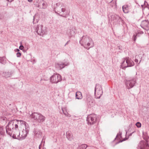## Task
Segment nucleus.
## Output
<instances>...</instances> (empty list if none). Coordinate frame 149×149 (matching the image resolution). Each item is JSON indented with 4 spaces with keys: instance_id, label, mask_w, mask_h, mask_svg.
I'll return each instance as SVG.
<instances>
[{
    "instance_id": "1",
    "label": "nucleus",
    "mask_w": 149,
    "mask_h": 149,
    "mask_svg": "<svg viewBox=\"0 0 149 149\" xmlns=\"http://www.w3.org/2000/svg\"><path fill=\"white\" fill-rule=\"evenodd\" d=\"M56 6L55 12L59 16L66 18L70 15V11L66 10L63 3L58 2Z\"/></svg>"
},
{
    "instance_id": "2",
    "label": "nucleus",
    "mask_w": 149,
    "mask_h": 149,
    "mask_svg": "<svg viewBox=\"0 0 149 149\" xmlns=\"http://www.w3.org/2000/svg\"><path fill=\"white\" fill-rule=\"evenodd\" d=\"M79 42L82 46L87 49L94 45L92 39L87 35L83 36L81 37Z\"/></svg>"
},
{
    "instance_id": "3",
    "label": "nucleus",
    "mask_w": 149,
    "mask_h": 149,
    "mask_svg": "<svg viewBox=\"0 0 149 149\" xmlns=\"http://www.w3.org/2000/svg\"><path fill=\"white\" fill-rule=\"evenodd\" d=\"M31 119L38 123H42L45 120V117L40 113L34 112L30 115Z\"/></svg>"
},
{
    "instance_id": "4",
    "label": "nucleus",
    "mask_w": 149,
    "mask_h": 149,
    "mask_svg": "<svg viewBox=\"0 0 149 149\" xmlns=\"http://www.w3.org/2000/svg\"><path fill=\"white\" fill-rule=\"evenodd\" d=\"M143 138L145 141H141L138 144L139 149H149V146L147 141L149 137L147 134H143Z\"/></svg>"
},
{
    "instance_id": "5",
    "label": "nucleus",
    "mask_w": 149,
    "mask_h": 149,
    "mask_svg": "<svg viewBox=\"0 0 149 149\" xmlns=\"http://www.w3.org/2000/svg\"><path fill=\"white\" fill-rule=\"evenodd\" d=\"M16 120H13L10 121L6 127V131L7 134L10 136L12 135V131L15 128V125L17 124Z\"/></svg>"
},
{
    "instance_id": "6",
    "label": "nucleus",
    "mask_w": 149,
    "mask_h": 149,
    "mask_svg": "<svg viewBox=\"0 0 149 149\" xmlns=\"http://www.w3.org/2000/svg\"><path fill=\"white\" fill-rule=\"evenodd\" d=\"M103 94L102 89L101 85L96 84L95 88V95L96 98L99 99Z\"/></svg>"
},
{
    "instance_id": "7",
    "label": "nucleus",
    "mask_w": 149,
    "mask_h": 149,
    "mask_svg": "<svg viewBox=\"0 0 149 149\" xmlns=\"http://www.w3.org/2000/svg\"><path fill=\"white\" fill-rule=\"evenodd\" d=\"M97 116L95 114H91L88 116L86 121L88 125H91L95 123L97 120Z\"/></svg>"
},
{
    "instance_id": "8",
    "label": "nucleus",
    "mask_w": 149,
    "mask_h": 149,
    "mask_svg": "<svg viewBox=\"0 0 149 149\" xmlns=\"http://www.w3.org/2000/svg\"><path fill=\"white\" fill-rule=\"evenodd\" d=\"M36 30L38 34L42 36L46 34L47 32V28L42 24L38 25Z\"/></svg>"
},
{
    "instance_id": "9",
    "label": "nucleus",
    "mask_w": 149,
    "mask_h": 149,
    "mask_svg": "<svg viewBox=\"0 0 149 149\" xmlns=\"http://www.w3.org/2000/svg\"><path fill=\"white\" fill-rule=\"evenodd\" d=\"M12 134H13L12 137L13 138L20 140L21 134L19 132L17 125H15V128L13 129V131H12Z\"/></svg>"
},
{
    "instance_id": "10",
    "label": "nucleus",
    "mask_w": 149,
    "mask_h": 149,
    "mask_svg": "<svg viewBox=\"0 0 149 149\" xmlns=\"http://www.w3.org/2000/svg\"><path fill=\"white\" fill-rule=\"evenodd\" d=\"M136 77H134L131 79L126 80L125 84L127 88L129 89L132 88L136 84Z\"/></svg>"
},
{
    "instance_id": "11",
    "label": "nucleus",
    "mask_w": 149,
    "mask_h": 149,
    "mask_svg": "<svg viewBox=\"0 0 149 149\" xmlns=\"http://www.w3.org/2000/svg\"><path fill=\"white\" fill-rule=\"evenodd\" d=\"M126 64L127 66H124V63H125V60H123L121 63V68L123 69H125L127 67H132L134 65V62L130 59L129 58H126Z\"/></svg>"
},
{
    "instance_id": "12",
    "label": "nucleus",
    "mask_w": 149,
    "mask_h": 149,
    "mask_svg": "<svg viewBox=\"0 0 149 149\" xmlns=\"http://www.w3.org/2000/svg\"><path fill=\"white\" fill-rule=\"evenodd\" d=\"M62 80L61 76L59 74H54L50 78V81L53 83H57Z\"/></svg>"
},
{
    "instance_id": "13",
    "label": "nucleus",
    "mask_w": 149,
    "mask_h": 149,
    "mask_svg": "<svg viewBox=\"0 0 149 149\" xmlns=\"http://www.w3.org/2000/svg\"><path fill=\"white\" fill-rule=\"evenodd\" d=\"M70 63L68 61L64 60L63 62H60L58 63H56L55 67L57 69L61 70L66 66L69 65Z\"/></svg>"
},
{
    "instance_id": "14",
    "label": "nucleus",
    "mask_w": 149,
    "mask_h": 149,
    "mask_svg": "<svg viewBox=\"0 0 149 149\" xmlns=\"http://www.w3.org/2000/svg\"><path fill=\"white\" fill-rule=\"evenodd\" d=\"M111 19L114 21V22L119 24H122L124 22L121 17L116 14H114L111 16Z\"/></svg>"
},
{
    "instance_id": "15",
    "label": "nucleus",
    "mask_w": 149,
    "mask_h": 149,
    "mask_svg": "<svg viewBox=\"0 0 149 149\" xmlns=\"http://www.w3.org/2000/svg\"><path fill=\"white\" fill-rule=\"evenodd\" d=\"M30 127L28 124L26 125L25 127V129H23L22 132V134L21 135L20 140L24 139L26 137L27 135L28 134Z\"/></svg>"
},
{
    "instance_id": "16",
    "label": "nucleus",
    "mask_w": 149,
    "mask_h": 149,
    "mask_svg": "<svg viewBox=\"0 0 149 149\" xmlns=\"http://www.w3.org/2000/svg\"><path fill=\"white\" fill-rule=\"evenodd\" d=\"M141 27L146 31L149 30V22L148 20H143L141 24Z\"/></svg>"
},
{
    "instance_id": "17",
    "label": "nucleus",
    "mask_w": 149,
    "mask_h": 149,
    "mask_svg": "<svg viewBox=\"0 0 149 149\" xmlns=\"http://www.w3.org/2000/svg\"><path fill=\"white\" fill-rule=\"evenodd\" d=\"M131 6L128 4L123 5L122 7L123 12L125 13H128L129 12V8H130Z\"/></svg>"
},
{
    "instance_id": "18",
    "label": "nucleus",
    "mask_w": 149,
    "mask_h": 149,
    "mask_svg": "<svg viewBox=\"0 0 149 149\" xmlns=\"http://www.w3.org/2000/svg\"><path fill=\"white\" fill-rule=\"evenodd\" d=\"M34 132L35 135L38 138H40L42 137V132L41 130L37 129H34Z\"/></svg>"
},
{
    "instance_id": "19",
    "label": "nucleus",
    "mask_w": 149,
    "mask_h": 149,
    "mask_svg": "<svg viewBox=\"0 0 149 149\" xmlns=\"http://www.w3.org/2000/svg\"><path fill=\"white\" fill-rule=\"evenodd\" d=\"M47 4L43 2V0H41L38 4V7L40 8H42L45 9L47 8Z\"/></svg>"
},
{
    "instance_id": "20",
    "label": "nucleus",
    "mask_w": 149,
    "mask_h": 149,
    "mask_svg": "<svg viewBox=\"0 0 149 149\" xmlns=\"http://www.w3.org/2000/svg\"><path fill=\"white\" fill-rule=\"evenodd\" d=\"M66 138L68 140L71 141L73 139V135L70 131L67 132L66 133Z\"/></svg>"
},
{
    "instance_id": "21",
    "label": "nucleus",
    "mask_w": 149,
    "mask_h": 149,
    "mask_svg": "<svg viewBox=\"0 0 149 149\" xmlns=\"http://www.w3.org/2000/svg\"><path fill=\"white\" fill-rule=\"evenodd\" d=\"M5 133V129L3 126H0V140L4 136Z\"/></svg>"
},
{
    "instance_id": "22",
    "label": "nucleus",
    "mask_w": 149,
    "mask_h": 149,
    "mask_svg": "<svg viewBox=\"0 0 149 149\" xmlns=\"http://www.w3.org/2000/svg\"><path fill=\"white\" fill-rule=\"evenodd\" d=\"M75 97L76 99L78 100L82 99L83 98V96L81 93L79 91L77 92L75 94Z\"/></svg>"
},
{
    "instance_id": "23",
    "label": "nucleus",
    "mask_w": 149,
    "mask_h": 149,
    "mask_svg": "<svg viewBox=\"0 0 149 149\" xmlns=\"http://www.w3.org/2000/svg\"><path fill=\"white\" fill-rule=\"evenodd\" d=\"M62 110L63 113L66 116L70 117L71 116L67 111L66 108L65 107H62Z\"/></svg>"
},
{
    "instance_id": "24",
    "label": "nucleus",
    "mask_w": 149,
    "mask_h": 149,
    "mask_svg": "<svg viewBox=\"0 0 149 149\" xmlns=\"http://www.w3.org/2000/svg\"><path fill=\"white\" fill-rule=\"evenodd\" d=\"M16 120L17 121V124H23V125H24V126L25 127L26 125V124H28L26 123L23 120Z\"/></svg>"
},
{
    "instance_id": "25",
    "label": "nucleus",
    "mask_w": 149,
    "mask_h": 149,
    "mask_svg": "<svg viewBox=\"0 0 149 149\" xmlns=\"http://www.w3.org/2000/svg\"><path fill=\"white\" fill-rule=\"evenodd\" d=\"M88 147L87 145L86 144H82L78 146L77 149H86Z\"/></svg>"
},
{
    "instance_id": "26",
    "label": "nucleus",
    "mask_w": 149,
    "mask_h": 149,
    "mask_svg": "<svg viewBox=\"0 0 149 149\" xmlns=\"http://www.w3.org/2000/svg\"><path fill=\"white\" fill-rule=\"evenodd\" d=\"M117 0H112L110 2L111 5L112 7L116 6V1Z\"/></svg>"
},
{
    "instance_id": "27",
    "label": "nucleus",
    "mask_w": 149,
    "mask_h": 149,
    "mask_svg": "<svg viewBox=\"0 0 149 149\" xmlns=\"http://www.w3.org/2000/svg\"><path fill=\"white\" fill-rule=\"evenodd\" d=\"M6 61L5 59V58L4 57H0V63L5 64L6 63Z\"/></svg>"
},
{
    "instance_id": "28",
    "label": "nucleus",
    "mask_w": 149,
    "mask_h": 149,
    "mask_svg": "<svg viewBox=\"0 0 149 149\" xmlns=\"http://www.w3.org/2000/svg\"><path fill=\"white\" fill-rule=\"evenodd\" d=\"M139 33L136 34V35L134 34L133 35L132 37V39L134 42L136 41V37L139 36Z\"/></svg>"
},
{
    "instance_id": "29",
    "label": "nucleus",
    "mask_w": 149,
    "mask_h": 149,
    "mask_svg": "<svg viewBox=\"0 0 149 149\" xmlns=\"http://www.w3.org/2000/svg\"><path fill=\"white\" fill-rule=\"evenodd\" d=\"M136 125L137 127L139 128L141 126V124L139 122L136 123Z\"/></svg>"
},
{
    "instance_id": "30",
    "label": "nucleus",
    "mask_w": 149,
    "mask_h": 149,
    "mask_svg": "<svg viewBox=\"0 0 149 149\" xmlns=\"http://www.w3.org/2000/svg\"><path fill=\"white\" fill-rule=\"evenodd\" d=\"M38 20L37 19H36V20H35V16H33V24H36L38 22Z\"/></svg>"
},
{
    "instance_id": "31",
    "label": "nucleus",
    "mask_w": 149,
    "mask_h": 149,
    "mask_svg": "<svg viewBox=\"0 0 149 149\" xmlns=\"http://www.w3.org/2000/svg\"><path fill=\"white\" fill-rule=\"evenodd\" d=\"M87 104L88 105H91L93 104L92 101H89V100H87Z\"/></svg>"
},
{
    "instance_id": "32",
    "label": "nucleus",
    "mask_w": 149,
    "mask_h": 149,
    "mask_svg": "<svg viewBox=\"0 0 149 149\" xmlns=\"http://www.w3.org/2000/svg\"><path fill=\"white\" fill-rule=\"evenodd\" d=\"M11 75V74L10 73V72H8L6 73V76L7 77H10Z\"/></svg>"
},
{
    "instance_id": "33",
    "label": "nucleus",
    "mask_w": 149,
    "mask_h": 149,
    "mask_svg": "<svg viewBox=\"0 0 149 149\" xmlns=\"http://www.w3.org/2000/svg\"><path fill=\"white\" fill-rule=\"evenodd\" d=\"M144 8H145V7H147V6L148 5V3L146 1H145L144 3Z\"/></svg>"
},
{
    "instance_id": "34",
    "label": "nucleus",
    "mask_w": 149,
    "mask_h": 149,
    "mask_svg": "<svg viewBox=\"0 0 149 149\" xmlns=\"http://www.w3.org/2000/svg\"><path fill=\"white\" fill-rule=\"evenodd\" d=\"M21 53L19 52H18L16 54V55L17 57H20L21 56Z\"/></svg>"
},
{
    "instance_id": "35",
    "label": "nucleus",
    "mask_w": 149,
    "mask_h": 149,
    "mask_svg": "<svg viewBox=\"0 0 149 149\" xmlns=\"http://www.w3.org/2000/svg\"><path fill=\"white\" fill-rule=\"evenodd\" d=\"M121 133H118L116 136V138H115V139H116V138H118V136H121Z\"/></svg>"
},
{
    "instance_id": "36",
    "label": "nucleus",
    "mask_w": 149,
    "mask_h": 149,
    "mask_svg": "<svg viewBox=\"0 0 149 149\" xmlns=\"http://www.w3.org/2000/svg\"><path fill=\"white\" fill-rule=\"evenodd\" d=\"M24 47L23 45H21L19 47V49L20 50H22Z\"/></svg>"
},
{
    "instance_id": "37",
    "label": "nucleus",
    "mask_w": 149,
    "mask_h": 149,
    "mask_svg": "<svg viewBox=\"0 0 149 149\" xmlns=\"http://www.w3.org/2000/svg\"><path fill=\"white\" fill-rule=\"evenodd\" d=\"M124 141H125V140H124ZM123 140H120L119 141H118V142H117L116 143V144H118V143H120V142H122L123 141Z\"/></svg>"
},
{
    "instance_id": "38",
    "label": "nucleus",
    "mask_w": 149,
    "mask_h": 149,
    "mask_svg": "<svg viewBox=\"0 0 149 149\" xmlns=\"http://www.w3.org/2000/svg\"><path fill=\"white\" fill-rule=\"evenodd\" d=\"M70 40H69L65 43V44L64 45V46H65L66 45H68L69 42H70Z\"/></svg>"
},
{
    "instance_id": "39",
    "label": "nucleus",
    "mask_w": 149,
    "mask_h": 149,
    "mask_svg": "<svg viewBox=\"0 0 149 149\" xmlns=\"http://www.w3.org/2000/svg\"><path fill=\"white\" fill-rule=\"evenodd\" d=\"M15 52H18L19 51V49H16L15 50Z\"/></svg>"
},
{
    "instance_id": "40",
    "label": "nucleus",
    "mask_w": 149,
    "mask_h": 149,
    "mask_svg": "<svg viewBox=\"0 0 149 149\" xmlns=\"http://www.w3.org/2000/svg\"><path fill=\"white\" fill-rule=\"evenodd\" d=\"M125 60V63H124L123 64L124 66H127V64H126V61L125 62V60Z\"/></svg>"
},
{
    "instance_id": "41",
    "label": "nucleus",
    "mask_w": 149,
    "mask_h": 149,
    "mask_svg": "<svg viewBox=\"0 0 149 149\" xmlns=\"http://www.w3.org/2000/svg\"><path fill=\"white\" fill-rule=\"evenodd\" d=\"M135 62L137 63L138 61V60L137 59H135Z\"/></svg>"
},
{
    "instance_id": "42",
    "label": "nucleus",
    "mask_w": 149,
    "mask_h": 149,
    "mask_svg": "<svg viewBox=\"0 0 149 149\" xmlns=\"http://www.w3.org/2000/svg\"><path fill=\"white\" fill-rule=\"evenodd\" d=\"M141 7H142V8H143H143H144V4L141 5Z\"/></svg>"
},
{
    "instance_id": "43",
    "label": "nucleus",
    "mask_w": 149,
    "mask_h": 149,
    "mask_svg": "<svg viewBox=\"0 0 149 149\" xmlns=\"http://www.w3.org/2000/svg\"><path fill=\"white\" fill-rule=\"evenodd\" d=\"M8 1H9V2H11L13 1L14 0H6Z\"/></svg>"
},
{
    "instance_id": "44",
    "label": "nucleus",
    "mask_w": 149,
    "mask_h": 149,
    "mask_svg": "<svg viewBox=\"0 0 149 149\" xmlns=\"http://www.w3.org/2000/svg\"><path fill=\"white\" fill-rule=\"evenodd\" d=\"M28 1L30 2H32L33 0H28Z\"/></svg>"
},
{
    "instance_id": "45",
    "label": "nucleus",
    "mask_w": 149,
    "mask_h": 149,
    "mask_svg": "<svg viewBox=\"0 0 149 149\" xmlns=\"http://www.w3.org/2000/svg\"><path fill=\"white\" fill-rule=\"evenodd\" d=\"M41 144H40L39 146V149H41Z\"/></svg>"
},
{
    "instance_id": "46",
    "label": "nucleus",
    "mask_w": 149,
    "mask_h": 149,
    "mask_svg": "<svg viewBox=\"0 0 149 149\" xmlns=\"http://www.w3.org/2000/svg\"><path fill=\"white\" fill-rule=\"evenodd\" d=\"M69 35L70 37H71L72 36V35H71V33H70V35Z\"/></svg>"
},
{
    "instance_id": "47",
    "label": "nucleus",
    "mask_w": 149,
    "mask_h": 149,
    "mask_svg": "<svg viewBox=\"0 0 149 149\" xmlns=\"http://www.w3.org/2000/svg\"><path fill=\"white\" fill-rule=\"evenodd\" d=\"M132 133L130 134L129 135V136H131L132 135Z\"/></svg>"
},
{
    "instance_id": "48",
    "label": "nucleus",
    "mask_w": 149,
    "mask_h": 149,
    "mask_svg": "<svg viewBox=\"0 0 149 149\" xmlns=\"http://www.w3.org/2000/svg\"><path fill=\"white\" fill-rule=\"evenodd\" d=\"M20 133V134H20V135H21V134H22V132H21V133Z\"/></svg>"
},
{
    "instance_id": "49",
    "label": "nucleus",
    "mask_w": 149,
    "mask_h": 149,
    "mask_svg": "<svg viewBox=\"0 0 149 149\" xmlns=\"http://www.w3.org/2000/svg\"><path fill=\"white\" fill-rule=\"evenodd\" d=\"M72 32V31H70V32Z\"/></svg>"
},
{
    "instance_id": "50",
    "label": "nucleus",
    "mask_w": 149,
    "mask_h": 149,
    "mask_svg": "<svg viewBox=\"0 0 149 149\" xmlns=\"http://www.w3.org/2000/svg\"><path fill=\"white\" fill-rule=\"evenodd\" d=\"M0 19H1L0 18Z\"/></svg>"
}]
</instances>
